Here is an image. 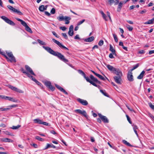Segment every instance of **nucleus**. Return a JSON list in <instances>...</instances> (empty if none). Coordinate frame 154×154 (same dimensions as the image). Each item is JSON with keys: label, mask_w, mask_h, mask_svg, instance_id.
<instances>
[{"label": "nucleus", "mask_w": 154, "mask_h": 154, "mask_svg": "<svg viewBox=\"0 0 154 154\" xmlns=\"http://www.w3.org/2000/svg\"><path fill=\"white\" fill-rule=\"evenodd\" d=\"M43 48L50 54L57 57L59 59L64 62L67 63L68 62V60L66 59L64 56L61 53L55 51L48 47L43 46Z\"/></svg>", "instance_id": "f257e3e1"}, {"label": "nucleus", "mask_w": 154, "mask_h": 154, "mask_svg": "<svg viewBox=\"0 0 154 154\" xmlns=\"http://www.w3.org/2000/svg\"><path fill=\"white\" fill-rule=\"evenodd\" d=\"M15 19L18 21H19L21 22V24L24 26L25 27V29L29 32L32 33V31L30 28L27 25L26 23L23 20L20 19L18 18H16Z\"/></svg>", "instance_id": "f03ea898"}, {"label": "nucleus", "mask_w": 154, "mask_h": 154, "mask_svg": "<svg viewBox=\"0 0 154 154\" xmlns=\"http://www.w3.org/2000/svg\"><path fill=\"white\" fill-rule=\"evenodd\" d=\"M52 41L55 44H57L62 49H64L65 50H69V49L65 47L61 43L59 42L58 41L56 40L54 38L52 39Z\"/></svg>", "instance_id": "7ed1b4c3"}, {"label": "nucleus", "mask_w": 154, "mask_h": 154, "mask_svg": "<svg viewBox=\"0 0 154 154\" xmlns=\"http://www.w3.org/2000/svg\"><path fill=\"white\" fill-rule=\"evenodd\" d=\"M6 53L8 56L9 57V58H10V59H9L8 61H9L10 62H16V59L15 58V57L13 56L12 53L11 52H6Z\"/></svg>", "instance_id": "20e7f679"}, {"label": "nucleus", "mask_w": 154, "mask_h": 154, "mask_svg": "<svg viewBox=\"0 0 154 154\" xmlns=\"http://www.w3.org/2000/svg\"><path fill=\"white\" fill-rule=\"evenodd\" d=\"M1 18L2 19L4 20L6 23L9 24H10V25L12 26L15 25V24L13 22L10 20L8 18L4 16H2L1 17Z\"/></svg>", "instance_id": "39448f33"}, {"label": "nucleus", "mask_w": 154, "mask_h": 154, "mask_svg": "<svg viewBox=\"0 0 154 154\" xmlns=\"http://www.w3.org/2000/svg\"><path fill=\"white\" fill-rule=\"evenodd\" d=\"M45 84L48 88L52 91H53L55 90V87L52 85L50 82L46 81L45 82Z\"/></svg>", "instance_id": "423d86ee"}, {"label": "nucleus", "mask_w": 154, "mask_h": 154, "mask_svg": "<svg viewBox=\"0 0 154 154\" xmlns=\"http://www.w3.org/2000/svg\"><path fill=\"white\" fill-rule=\"evenodd\" d=\"M8 86L12 90L16 91L17 92H18L20 93H23L24 92L22 90L19 89H18L17 88L14 87L11 85H8Z\"/></svg>", "instance_id": "0eeeda50"}, {"label": "nucleus", "mask_w": 154, "mask_h": 154, "mask_svg": "<svg viewBox=\"0 0 154 154\" xmlns=\"http://www.w3.org/2000/svg\"><path fill=\"white\" fill-rule=\"evenodd\" d=\"M98 116L100 118L101 120L104 123H107L109 122V120L107 117L101 115L100 113L98 114Z\"/></svg>", "instance_id": "6e6552de"}, {"label": "nucleus", "mask_w": 154, "mask_h": 154, "mask_svg": "<svg viewBox=\"0 0 154 154\" xmlns=\"http://www.w3.org/2000/svg\"><path fill=\"white\" fill-rule=\"evenodd\" d=\"M25 68L26 70L27 71V72H28V73H29L31 75H35V74L34 73L33 70L29 66L27 65H26L25 66Z\"/></svg>", "instance_id": "1a4fd4ad"}, {"label": "nucleus", "mask_w": 154, "mask_h": 154, "mask_svg": "<svg viewBox=\"0 0 154 154\" xmlns=\"http://www.w3.org/2000/svg\"><path fill=\"white\" fill-rule=\"evenodd\" d=\"M75 112L80 114L83 115L85 117L87 118V114L86 111L85 110H81V109H76Z\"/></svg>", "instance_id": "9d476101"}, {"label": "nucleus", "mask_w": 154, "mask_h": 154, "mask_svg": "<svg viewBox=\"0 0 154 154\" xmlns=\"http://www.w3.org/2000/svg\"><path fill=\"white\" fill-rule=\"evenodd\" d=\"M75 112L80 114L83 115L85 117L87 118V114L86 111L85 110H81V109H76Z\"/></svg>", "instance_id": "9b49d317"}, {"label": "nucleus", "mask_w": 154, "mask_h": 154, "mask_svg": "<svg viewBox=\"0 0 154 154\" xmlns=\"http://www.w3.org/2000/svg\"><path fill=\"white\" fill-rule=\"evenodd\" d=\"M77 100L79 103L82 104V105L86 106L88 104V102L85 100H84L79 98L77 99Z\"/></svg>", "instance_id": "f8f14e48"}, {"label": "nucleus", "mask_w": 154, "mask_h": 154, "mask_svg": "<svg viewBox=\"0 0 154 154\" xmlns=\"http://www.w3.org/2000/svg\"><path fill=\"white\" fill-rule=\"evenodd\" d=\"M121 76H115L114 77V79L115 80V82L117 83L121 84Z\"/></svg>", "instance_id": "ddd939ff"}, {"label": "nucleus", "mask_w": 154, "mask_h": 154, "mask_svg": "<svg viewBox=\"0 0 154 154\" xmlns=\"http://www.w3.org/2000/svg\"><path fill=\"white\" fill-rule=\"evenodd\" d=\"M114 72L116 75H118V76H122V73L119 68H116Z\"/></svg>", "instance_id": "4468645a"}, {"label": "nucleus", "mask_w": 154, "mask_h": 154, "mask_svg": "<svg viewBox=\"0 0 154 154\" xmlns=\"http://www.w3.org/2000/svg\"><path fill=\"white\" fill-rule=\"evenodd\" d=\"M127 78L129 81L132 82L134 80L132 72H128L127 75Z\"/></svg>", "instance_id": "2eb2a0df"}, {"label": "nucleus", "mask_w": 154, "mask_h": 154, "mask_svg": "<svg viewBox=\"0 0 154 154\" xmlns=\"http://www.w3.org/2000/svg\"><path fill=\"white\" fill-rule=\"evenodd\" d=\"M84 77L86 79L87 82H89L93 85L96 87H97L98 86H97L95 83H94V82L92 81H91L88 77H86V75H85V77ZM99 86V85H98V86Z\"/></svg>", "instance_id": "dca6fc26"}, {"label": "nucleus", "mask_w": 154, "mask_h": 154, "mask_svg": "<svg viewBox=\"0 0 154 154\" xmlns=\"http://www.w3.org/2000/svg\"><path fill=\"white\" fill-rule=\"evenodd\" d=\"M55 86L56 87V88L60 91L63 92L66 94L67 95L68 94V93L65 91V90L64 89L62 88L61 86H60V85H57V84H55Z\"/></svg>", "instance_id": "f3484780"}, {"label": "nucleus", "mask_w": 154, "mask_h": 154, "mask_svg": "<svg viewBox=\"0 0 154 154\" xmlns=\"http://www.w3.org/2000/svg\"><path fill=\"white\" fill-rule=\"evenodd\" d=\"M106 66L108 69L112 72L114 73V71L116 68H114L113 66L110 65L109 64H106Z\"/></svg>", "instance_id": "a211bd4d"}, {"label": "nucleus", "mask_w": 154, "mask_h": 154, "mask_svg": "<svg viewBox=\"0 0 154 154\" xmlns=\"http://www.w3.org/2000/svg\"><path fill=\"white\" fill-rule=\"evenodd\" d=\"M73 25H71L69 28L68 34L70 36H72L73 35Z\"/></svg>", "instance_id": "6ab92c4d"}, {"label": "nucleus", "mask_w": 154, "mask_h": 154, "mask_svg": "<svg viewBox=\"0 0 154 154\" xmlns=\"http://www.w3.org/2000/svg\"><path fill=\"white\" fill-rule=\"evenodd\" d=\"M90 78L94 82L100 84V82L98 81L97 78H95L92 75H90Z\"/></svg>", "instance_id": "aec40b11"}, {"label": "nucleus", "mask_w": 154, "mask_h": 154, "mask_svg": "<svg viewBox=\"0 0 154 154\" xmlns=\"http://www.w3.org/2000/svg\"><path fill=\"white\" fill-rule=\"evenodd\" d=\"M50 147H52L54 148H56V147L52 144L47 143L45 147L43 149V150H45Z\"/></svg>", "instance_id": "412c9836"}, {"label": "nucleus", "mask_w": 154, "mask_h": 154, "mask_svg": "<svg viewBox=\"0 0 154 154\" xmlns=\"http://www.w3.org/2000/svg\"><path fill=\"white\" fill-rule=\"evenodd\" d=\"M109 50L111 51L112 54L115 55H116V51L113 48L111 45H110Z\"/></svg>", "instance_id": "4be33fe9"}, {"label": "nucleus", "mask_w": 154, "mask_h": 154, "mask_svg": "<svg viewBox=\"0 0 154 154\" xmlns=\"http://www.w3.org/2000/svg\"><path fill=\"white\" fill-rule=\"evenodd\" d=\"M94 37L92 36L88 38L85 39V41L86 42H91L94 40Z\"/></svg>", "instance_id": "5701e85b"}, {"label": "nucleus", "mask_w": 154, "mask_h": 154, "mask_svg": "<svg viewBox=\"0 0 154 154\" xmlns=\"http://www.w3.org/2000/svg\"><path fill=\"white\" fill-rule=\"evenodd\" d=\"M71 19V18L70 17L68 16H65V23L67 24L69 23L70 22L69 20Z\"/></svg>", "instance_id": "b1692460"}, {"label": "nucleus", "mask_w": 154, "mask_h": 154, "mask_svg": "<svg viewBox=\"0 0 154 154\" xmlns=\"http://www.w3.org/2000/svg\"><path fill=\"white\" fill-rule=\"evenodd\" d=\"M145 73V71H143L140 75L138 76L137 79H141L143 78Z\"/></svg>", "instance_id": "393cba45"}, {"label": "nucleus", "mask_w": 154, "mask_h": 154, "mask_svg": "<svg viewBox=\"0 0 154 154\" xmlns=\"http://www.w3.org/2000/svg\"><path fill=\"white\" fill-rule=\"evenodd\" d=\"M34 122L35 123H37L39 124H42L43 122L39 119H36L34 120Z\"/></svg>", "instance_id": "a878e982"}, {"label": "nucleus", "mask_w": 154, "mask_h": 154, "mask_svg": "<svg viewBox=\"0 0 154 154\" xmlns=\"http://www.w3.org/2000/svg\"><path fill=\"white\" fill-rule=\"evenodd\" d=\"M122 6V2H120L118 6V7L117 9V11H120L121 10V9Z\"/></svg>", "instance_id": "bb28decb"}, {"label": "nucleus", "mask_w": 154, "mask_h": 154, "mask_svg": "<svg viewBox=\"0 0 154 154\" xmlns=\"http://www.w3.org/2000/svg\"><path fill=\"white\" fill-rule=\"evenodd\" d=\"M39 10L41 11H43L44 10H46V8H45L44 5H41L39 6Z\"/></svg>", "instance_id": "cd10ccee"}, {"label": "nucleus", "mask_w": 154, "mask_h": 154, "mask_svg": "<svg viewBox=\"0 0 154 154\" xmlns=\"http://www.w3.org/2000/svg\"><path fill=\"white\" fill-rule=\"evenodd\" d=\"M7 7L10 10H11L14 12V11H17V9L14 8L11 5H8L7 6Z\"/></svg>", "instance_id": "c85d7f7f"}, {"label": "nucleus", "mask_w": 154, "mask_h": 154, "mask_svg": "<svg viewBox=\"0 0 154 154\" xmlns=\"http://www.w3.org/2000/svg\"><path fill=\"white\" fill-rule=\"evenodd\" d=\"M57 18L59 21H62L65 19V16L64 17L63 15L59 16Z\"/></svg>", "instance_id": "c756f323"}, {"label": "nucleus", "mask_w": 154, "mask_h": 154, "mask_svg": "<svg viewBox=\"0 0 154 154\" xmlns=\"http://www.w3.org/2000/svg\"><path fill=\"white\" fill-rule=\"evenodd\" d=\"M2 141L4 142H11L12 141H11V140L10 139L8 138H3L2 139Z\"/></svg>", "instance_id": "7c9ffc66"}, {"label": "nucleus", "mask_w": 154, "mask_h": 154, "mask_svg": "<svg viewBox=\"0 0 154 154\" xmlns=\"http://www.w3.org/2000/svg\"><path fill=\"white\" fill-rule=\"evenodd\" d=\"M123 142L124 144L128 146H132L128 142L125 140H123Z\"/></svg>", "instance_id": "2f4dec72"}, {"label": "nucleus", "mask_w": 154, "mask_h": 154, "mask_svg": "<svg viewBox=\"0 0 154 154\" xmlns=\"http://www.w3.org/2000/svg\"><path fill=\"white\" fill-rule=\"evenodd\" d=\"M37 41L41 45H46V44L45 43V42H44L42 41H41L40 39H38Z\"/></svg>", "instance_id": "473e14b6"}, {"label": "nucleus", "mask_w": 154, "mask_h": 154, "mask_svg": "<svg viewBox=\"0 0 154 154\" xmlns=\"http://www.w3.org/2000/svg\"><path fill=\"white\" fill-rule=\"evenodd\" d=\"M21 127L20 125H18L17 126H13L11 128L12 129H18L19 128Z\"/></svg>", "instance_id": "72a5a7b5"}, {"label": "nucleus", "mask_w": 154, "mask_h": 154, "mask_svg": "<svg viewBox=\"0 0 154 154\" xmlns=\"http://www.w3.org/2000/svg\"><path fill=\"white\" fill-rule=\"evenodd\" d=\"M2 55H3L5 58L8 61V60H9V58L6 55L5 53L4 52L2 51L1 52V54Z\"/></svg>", "instance_id": "f704fd0d"}, {"label": "nucleus", "mask_w": 154, "mask_h": 154, "mask_svg": "<svg viewBox=\"0 0 154 154\" xmlns=\"http://www.w3.org/2000/svg\"><path fill=\"white\" fill-rule=\"evenodd\" d=\"M96 76L98 77L99 78L103 80L104 81L105 80V79L104 77L98 74H97Z\"/></svg>", "instance_id": "c9c22d12"}, {"label": "nucleus", "mask_w": 154, "mask_h": 154, "mask_svg": "<svg viewBox=\"0 0 154 154\" xmlns=\"http://www.w3.org/2000/svg\"><path fill=\"white\" fill-rule=\"evenodd\" d=\"M10 108H3V107L0 108V111H6L7 110L10 109Z\"/></svg>", "instance_id": "e433bc0d"}, {"label": "nucleus", "mask_w": 154, "mask_h": 154, "mask_svg": "<svg viewBox=\"0 0 154 154\" xmlns=\"http://www.w3.org/2000/svg\"><path fill=\"white\" fill-rule=\"evenodd\" d=\"M35 138L36 139L41 141H43L44 140L43 139L41 138L40 137L38 136H36Z\"/></svg>", "instance_id": "4c0bfd02"}, {"label": "nucleus", "mask_w": 154, "mask_h": 154, "mask_svg": "<svg viewBox=\"0 0 154 154\" xmlns=\"http://www.w3.org/2000/svg\"><path fill=\"white\" fill-rule=\"evenodd\" d=\"M78 72L80 74H81L82 76H83V77L85 76V74L82 70H78Z\"/></svg>", "instance_id": "58836bf2"}, {"label": "nucleus", "mask_w": 154, "mask_h": 154, "mask_svg": "<svg viewBox=\"0 0 154 154\" xmlns=\"http://www.w3.org/2000/svg\"><path fill=\"white\" fill-rule=\"evenodd\" d=\"M153 23L152 22L151 20H149L148 21L145 22L144 24H153Z\"/></svg>", "instance_id": "ea45409f"}, {"label": "nucleus", "mask_w": 154, "mask_h": 154, "mask_svg": "<svg viewBox=\"0 0 154 154\" xmlns=\"http://www.w3.org/2000/svg\"><path fill=\"white\" fill-rule=\"evenodd\" d=\"M100 92L102 93L104 96L108 97L107 94L105 92V91L103 90H100Z\"/></svg>", "instance_id": "a19ab883"}, {"label": "nucleus", "mask_w": 154, "mask_h": 154, "mask_svg": "<svg viewBox=\"0 0 154 154\" xmlns=\"http://www.w3.org/2000/svg\"><path fill=\"white\" fill-rule=\"evenodd\" d=\"M11 97H10L6 96H3V99L8 100L10 101Z\"/></svg>", "instance_id": "79ce46f5"}, {"label": "nucleus", "mask_w": 154, "mask_h": 154, "mask_svg": "<svg viewBox=\"0 0 154 154\" xmlns=\"http://www.w3.org/2000/svg\"><path fill=\"white\" fill-rule=\"evenodd\" d=\"M113 36L114 40L116 42H118V40L117 37L116 35L115 34H113Z\"/></svg>", "instance_id": "37998d69"}, {"label": "nucleus", "mask_w": 154, "mask_h": 154, "mask_svg": "<svg viewBox=\"0 0 154 154\" xmlns=\"http://www.w3.org/2000/svg\"><path fill=\"white\" fill-rule=\"evenodd\" d=\"M127 27L129 31H131L133 30V27L128 25H127Z\"/></svg>", "instance_id": "c03bdc74"}, {"label": "nucleus", "mask_w": 154, "mask_h": 154, "mask_svg": "<svg viewBox=\"0 0 154 154\" xmlns=\"http://www.w3.org/2000/svg\"><path fill=\"white\" fill-rule=\"evenodd\" d=\"M85 21V19H83L82 20L79 21L77 25L79 26L84 23Z\"/></svg>", "instance_id": "a18cd8bd"}, {"label": "nucleus", "mask_w": 154, "mask_h": 154, "mask_svg": "<svg viewBox=\"0 0 154 154\" xmlns=\"http://www.w3.org/2000/svg\"><path fill=\"white\" fill-rule=\"evenodd\" d=\"M103 44V41L102 40H100L98 42V45L100 46H102Z\"/></svg>", "instance_id": "49530a36"}, {"label": "nucleus", "mask_w": 154, "mask_h": 154, "mask_svg": "<svg viewBox=\"0 0 154 154\" xmlns=\"http://www.w3.org/2000/svg\"><path fill=\"white\" fill-rule=\"evenodd\" d=\"M62 35L66 39H68V37L66 33H62Z\"/></svg>", "instance_id": "de8ad7c7"}, {"label": "nucleus", "mask_w": 154, "mask_h": 154, "mask_svg": "<svg viewBox=\"0 0 154 154\" xmlns=\"http://www.w3.org/2000/svg\"><path fill=\"white\" fill-rule=\"evenodd\" d=\"M11 101H13L14 102H17L18 100L15 99L13 98L12 97L11 98V100H10Z\"/></svg>", "instance_id": "09e8293b"}, {"label": "nucleus", "mask_w": 154, "mask_h": 154, "mask_svg": "<svg viewBox=\"0 0 154 154\" xmlns=\"http://www.w3.org/2000/svg\"><path fill=\"white\" fill-rule=\"evenodd\" d=\"M126 117H127V120L128 121V122H129L131 124V120H130V118L129 117V116L127 115H126Z\"/></svg>", "instance_id": "8fccbe9b"}, {"label": "nucleus", "mask_w": 154, "mask_h": 154, "mask_svg": "<svg viewBox=\"0 0 154 154\" xmlns=\"http://www.w3.org/2000/svg\"><path fill=\"white\" fill-rule=\"evenodd\" d=\"M55 13V8H53L51 11V13L52 14H54Z\"/></svg>", "instance_id": "3c124183"}, {"label": "nucleus", "mask_w": 154, "mask_h": 154, "mask_svg": "<svg viewBox=\"0 0 154 154\" xmlns=\"http://www.w3.org/2000/svg\"><path fill=\"white\" fill-rule=\"evenodd\" d=\"M108 1L110 5H111L114 2V0H108Z\"/></svg>", "instance_id": "603ef678"}, {"label": "nucleus", "mask_w": 154, "mask_h": 154, "mask_svg": "<svg viewBox=\"0 0 154 154\" xmlns=\"http://www.w3.org/2000/svg\"><path fill=\"white\" fill-rule=\"evenodd\" d=\"M14 12H17L18 14L20 15H23V14L19 10H17V11H14Z\"/></svg>", "instance_id": "864d4df0"}, {"label": "nucleus", "mask_w": 154, "mask_h": 154, "mask_svg": "<svg viewBox=\"0 0 154 154\" xmlns=\"http://www.w3.org/2000/svg\"><path fill=\"white\" fill-rule=\"evenodd\" d=\"M149 105L152 109H154V105H152L151 103H149Z\"/></svg>", "instance_id": "5fc2aeb1"}, {"label": "nucleus", "mask_w": 154, "mask_h": 154, "mask_svg": "<svg viewBox=\"0 0 154 154\" xmlns=\"http://www.w3.org/2000/svg\"><path fill=\"white\" fill-rule=\"evenodd\" d=\"M146 12V9H144L143 11H140V13L141 14L145 13Z\"/></svg>", "instance_id": "6e6d98bb"}, {"label": "nucleus", "mask_w": 154, "mask_h": 154, "mask_svg": "<svg viewBox=\"0 0 154 154\" xmlns=\"http://www.w3.org/2000/svg\"><path fill=\"white\" fill-rule=\"evenodd\" d=\"M25 74L27 75V76L30 79H31V78L32 77V76L31 75H30L28 72H27Z\"/></svg>", "instance_id": "4d7b16f0"}, {"label": "nucleus", "mask_w": 154, "mask_h": 154, "mask_svg": "<svg viewBox=\"0 0 154 154\" xmlns=\"http://www.w3.org/2000/svg\"><path fill=\"white\" fill-rule=\"evenodd\" d=\"M25 74L27 75V76L30 79H31V78L32 77V76L31 75H30L28 72H27Z\"/></svg>", "instance_id": "13d9d810"}, {"label": "nucleus", "mask_w": 154, "mask_h": 154, "mask_svg": "<svg viewBox=\"0 0 154 154\" xmlns=\"http://www.w3.org/2000/svg\"><path fill=\"white\" fill-rule=\"evenodd\" d=\"M113 55V54H112V53L110 54H109V57L111 59L114 58V57Z\"/></svg>", "instance_id": "bf43d9fd"}, {"label": "nucleus", "mask_w": 154, "mask_h": 154, "mask_svg": "<svg viewBox=\"0 0 154 154\" xmlns=\"http://www.w3.org/2000/svg\"><path fill=\"white\" fill-rule=\"evenodd\" d=\"M20 70H21V71L23 73H24L25 74H26V73L27 72H26V71H25L24 69L23 68H21V69Z\"/></svg>", "instance_id": "052dcab7"}, {"label": "nucleus", "mask_w": 154, "mask_h": 154, "mask_svg": "<svg viewBox=\"0 0 154 154\" xmlns=\"http://www.w3.org/2000/svg\"><path fill=\"white\" fill-rule=\"evenodd\" d=\"M60 29H61L62 30L64 31L66 30V28L65 26H62V27H61L60 28Z\"/></svg>", "instance_id": "680f3d73"}, {"label": "nucleus", "mask_w": 154, "mask_h": 154, "mask_svg": "<svg viewBox=\"0 0 154 154\" xmlns=\"http://www.w3.org/2000/svg\"><path fill=\"white\" fill-rule=\"evenodd\" d=\"M17 106V105H14V104L11 105L9 106V107H11V108H10V109L11 108H12L16 107Z\"/></svg>", "instance_id": "e2e57ef3"}, {"label": "nucleus", "mask_w": 154, "mask_h": 154, "mask_svg": "<svg viewBox=\"0 0 154 154\" xmlns=\"http://www.w3.org/2000/svg\"><path fill=\"white\" fill-rule=\"evenodd\" d=\"M42 124H43L44 125H45L47 126H48L50 125H49V124L46 122H42Z\"/></svg>", "instance_id": "0e129e2a"}, {"label": "nucleus", "mask_w": 154, "mask_h": 154, "mask_svg": "<svg viewBox=\"0 0 154 154\" xmlns=\"http://www.w3.org/2000/svg\"><path fill=\"white\" fill-rule=\"evenodd\" d=\"M52 33L53 34V35H54L55 37H57V38L58 37V35H57V34L55 32H54V31H53V32H52Z\"/></svg>", "instance_id": "69168bd1"}, {"label": "nucleus", "mask_w": 154, "mask_h": 154, "mask_svg": "<svg viewBox=\"0 0 154 154\" xmlns=\"http://www.w3.org/2000/svg\"><path fill=\"white\" fill-rule=\"evenodd\" d=\"M103 18L105 20V21H107L108 20L106 18V16L105 14L104 16H102Z\"/></svg>", "instance_id": "338daca9"}, {"label": "nucleus", "mask_w": 154, "mask_h": 154, "mask_svg": "<svg viewBox=\"0 0 154 154\" xmlns=\"http://www.w3.org/2000/svg\"><path fill=\"white\" fill-rule=\"evenodd\" d=\"M139 66V64L138 63L135 66H134L133 67L134 69H135L137 68Z\"/></svg>", "instance_id": "774afa93"}]
</instances>
